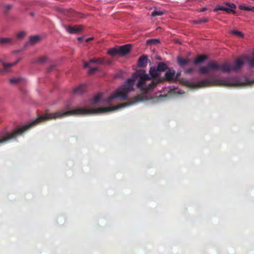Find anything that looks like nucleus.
I'll return each instance as SVG.
<instances>
[{
  "label": "nucleus",
  "mask_w": 254,
  "mask_h": 254,
  "mask_svg": "<svg viewBox=\"0 0 254 254\" xmlns=\"http://www.w3.org/2000/svg\"><path fill=\"white\" fill-rule=\"evenodd\" d=\"M225 5H218L214 8V11L218 10H224L227 12H230L236 8V5L233 3L226 2Z\"/></svg>",
  "instance_id": "nucleus-4"
},
{
  "label": "nucleus",
  "mask_w": 254,
  "mask_h": 254,
  "mask_svg": "<svg viewBox=\"0 0 254 254\" xmlns=\"http://www.w3.org/2000/svg\"><path fill=\"white\" fill-rule=\"evenodd\" d=\"M147 58L146 56L140 57L138 60V64L139 66L143 67L146 65Z\"/></svg>",
  "instance_id": "nucleus-9"
},
{
  "label": "nucleus",
  "mask_w": 254,
  "mask_h": 254,
  "mask_svg": "<svg viewBox=\"0 0 254 254\" xmlns=\"http://www.w3.org/2000/svg\"><path fill=\"white\" fill-rule=\"evenodd\" d=\"M92 39H93V37H90V38H87L85 41L86 42H88L89 41H90V40H92Z\"/></svg>",
  "instance_id": "nucleus-31"
},
{
  "label": "nucleus",
  "mask_w": 254,
  "mask_h": 254,
  "mask_svg": "<svg viewBox=\"0 0 254 254\" xmlns=\"http://www.w3.org/2000/svg\"><path fill=\"white\" fill-rule=\"evenodd\" d=\"M239 8L241 10H244L246 11H253L254 10V7L248 6L245 4L240 5Z\"/></svg>",
  "instance_id": "nucleus-15"
},
{
  "label": "nucleus",
  "mask_w": 254,
  "mask_h": 254,
  "mask_svg": "<svg viewBox=\"0 0 254 254\" xmlns=\"http://www.w3.org/2000/svg\"><path fill=\"white\" fill-rule=\"evenodd\" d=\"M78 40L79 41H81V40H82V38H81V37H79V38H78Z\"/></svg>",
  "instance_id": "nucleus-33"
},
{
  "label": "nucleus",
  "mask_w": 254,
  "mask_h": 254,
  "mask_svg": "<svg viewBox=\"0 0 254 254\" xmlns=\"http://www.w3.org/2000/svg\"><path fill=\"white\" fill-rule=\"evenodd\" d=\"M130 50V45L129 44L125 45L119 47V55L123 56L127 54Z\"/></svg>",
  "instance_id": "nucleus-6"
},
{
  "label": "nucleus",
  "mask_w": 254,
  "mask_h": 254,
  "mask_svg": "<svg viewBox=\"0 0 254 254\" xmlns=\"http://www.w3.org/2000/svg\"><path fill=\"white\" fill-rule=\"evenodd\" d=\"M149 74L151 77L144 70H137L133 73L130 78L126 80L125 84L120 86L106 100L108 104H114L117 103L119 101L128 100V94L130 92L134 91V85L136 82L137 88L143 95H139L135 97L128 103H122L112 107L94 108L102 99V94H98L90 101L89 104L85 108H77L69 110L66 107L62 110L56 111L55 112V120L71 115L100 114L157 97V96H153L151 93L155 87L161 81L158 77L159 71L157 68L151 67L149 70Z\"/></svg>",
  "instance_id": "nucleus-1"
},
{
  "label": "nucleus",
  "mask_w": 254,
  "mask_h": 254,
  "mask_svg": "<svg viewBox=\"0 0 254 254\" xmlns=\"http://www.w3.org/2000/svg\"><path fill=\"white\" fill-rule=\"evenodd\" d=\"M46 61V58L42 57L39 59V62L41 63H44Z\"/></svg>",
  "instance_id": "nucleus-27"
},
{
  "label": "nucleus",
  "mask_w": 254,
  "mask_h": 254,
  "mask_svg": "<svg viewBox=\"0 0 254 254\" xmlns=\"http://www.w3.org/2000/svg\"><path fill=\"white\" fill-rule=\"evenodd\" d=\"M98 70V68L97 67H93L91 68L89 70V73L90 74H92L95 71H97Z\"/></svg>",
  "instance_id": "nucleus-26"
},
{
  "label": "nucleus",
  "mask_w": 254,
  "mask_h": 254,
  "mask_svg": "<svg viewBox=\"0 0 254 254\" xmlns=\"http://www.w3.org/2000/svg\"><path fill=\"white\" fill-rule=\"evenodd\" d=\"M11 41V39L9 38H2L0 39V43L1 44H8L10 43Z\"/></svg>",
  "instance_id": "nucleus-20"
},
{
  "label": "nucleus",
  "mask_w": 254,
  "mask_h": 254,
  "mask_svg": "<svg viewBox=\"0 0 254 254\" xmlns=\"http://www.w3.org/2000/svg\"><path fill=\"white\" fill-rule=\"evenodd\" d=\"M208 21V20L206 18H204L203 19H201V20H198V21H196L195 22V23L196 24H199V23H205V22H206Z\"/></svg>",
  "instance_id": "nucleus-25"
},
{
  "label": "nucleus",
  "mask_w": 254,
  "mask_h": 254,
  "mask_svg": "<svg viewBox=\"0 0 254 254\" xmlns=\"http://www.w3.org/2000/svg\"><path fill=\"white\" fill-rule=\"evenodd\" d=\"M91 63H90V61L88 62V63H85L84 64V67H88L89 66V64Z\"/></svg>",
  "instance_id": "nucleus-29"
},
{
  "label": "nucleus",
  "mask_w": 254,
  "mask_h": 254,
  "mask_svg": "<svg viewBox=\"0 0 254 254\" xmlns=\"http://www.w3.org/2000/svg\"><path fill=\"white\" fill-rule=\"evenodd\" d=\"M164 11L154 9L151 13L152 16H160L164 14Z\"/></svg>",
  "instance_id": "nucleus-18"
},
{
  "label": "nucleus",
  "mask_w": 254,
  "mask_h": 254,
  "mask_svg": "<svg viewBox=\"0 0 254 254\" xmlns=\"http://www.w3.org/2000/svg\"><path fill=\"white\" fill-rule=\"evenodd\" d=\"M64 27L67 32L71 34H77L79 33L81 31L82 28V27L81 25L76 26L74 27L64 25Z\"/></svg>",
  "instance_id": "nucleus-5"
},
{
  "label": "nucleus",
  "mask_w": 254,
  "mask_h": 254,
  "mask_svg": "<svg viewBox=\"0 0 254 254\" xmlns=\"http://www.w3.org/2000/svg\"><path fill=\"white\" fill-rule=\"evenodd\" d=\"M18 61L19 60H17L16 62L11 63L9 64H6L4 62H2V64L3 67V69L0 71V72H8L9 70L8 69V68L15 65Z\"/></svg>",
  "instance_id": "nucleus-8"
},
{
  "label": "nucleus",
  "mask_w": 254,
  "mask_h": 254,
  "mask_svg": "<svg viewBox=\"0 0 254 254\" xmlns=\"http://www.w3.org/2000/svg\"><path fill=\"white\" fill-rule=\"evenodd\" d=\"M185 84L188 86L192 87H201L211 85L239 86L243 85L238 79L236 78L223 77L214 78L212 77L204 79L197 82H190L188 81L185 82Z\"/></svg>",
  "instance_id": "nucleus-3"
},
{
  "label": "nucleus",
  "mask_w": 254,
  "mask_h": 254,
  "mask_svg": "<svg viewBox=\"0 0 254 254\" xmlns=\"http://www.w3.org/2000/svg\"><path fill=\"white\" fill-rule=\"evenodd\" d=\"M193 68H190L187 69L186 71V72H187V73H190V72H191L193 71Z\"/></svg>",
  "instance_id": "nucleus-30"
},
{
  "label": "nucleus",
  "mask_w": 254,
  "mask_h": 254,
  "mask_svg": "<svg viewBox=\"0 0 254 254\" xmlns=\"http://www.w3.org/2000/svg\"><path fill=\"white\" fill-rule=\"evenodd\" d=\"M253 55L254 56V50L253 52ZM246 61H248L250 65L251 66H254V58L250 59L247 57V59H246Z\"/></svg>",
  "instance_id": "nucleus-22"
},
{
  "label": "nucleus",
  "mask_w": 254,
  "mask_h": 254,
  "mask_svg": "<svg viewBox=\"0 0 254 254\" xmlns=\"http://www.w3.org/2000/svg\"><path fill=\"white\" fill-rule=\"evenodd\" d=\"M20 78H12L9 79V81L11 83L15 84L20 81Z\"/></svg>",
  "instance_id": "nucleus-23"
},
{
  "label": "nucleus",
  "mask_w": 254,
  "mask_h": 254,
  "mask_svg": "<svg viewBox=\"0 0 254 254\" xmlns=\"http://www.w3.org/2000/svg\"><path fill=\"white\" fill-rule=\"evenodd\" d=\"M179 75H180V73H178L177 74L176 76L175 75L176 78V77H178V76H179Z\"/></svg>",
  "instance_id": "nucleus-34"
},
{
  "label": "nucleus",
  "mask_w": 254,
  "mask_h": 254,
  "mask_svg": "<svg viewBox=\"0 0 254 254\" xmlns=\"http://www.w3.org/2000/svg\"><path fill=\"white\" fill-rule=\"evenodd\" d=\"M247 56H244L237 59L234 65L228 63L219 64L216 62H210L207 65L201 66L198 68V72L201 74H213L217 71L229 73L231 71H237L240 69L246 61Z\"/></svg>",
  "instance_id": "nucleus-2"
},
{
  "label": "nucleus",
  "mask_w": 254,
  "mask_h": 254,
  "mask_svg": "<svg viewBox=\"0 0 254 254\" xmlns=\"http://www.w3.org/2000/svg\"><path fill=\"white\" fill-rule=\"evenodd\" d=\"M11 5L10 4H7L6 6H5V9H6V10H8L9 9H10L11 8Z\"/></svg>",
  "instance_id": "nucleus-28"
},
{
  "label": "nucleus",
  "mask_w": 254,
  "mask_h": 254,
  "mask_svg": "<svg viewBox=\"0 0 254 254\" xmlns=\"http://www.w3.org/2000/svg\"><path fill=\"white\" fill-rule=\"evenodd\" d=\"M178 62L180 65L184 66L188 64L189 62V61L187 59L178 58Z\"/></svg>",
  "instance_id": "nucleus-14"
},
{
  "label": "nucleus",
  "mask_w": 254,
  "mask_h": 254,
  "mask_svg": "<svg viewBox=\"0 0 254 254\" xmlns=\"http://www.w3.org/2000/svg\"><path fill=\"white\" fill-rule=\"evenodd\" d=\"M206 59V57L204 56H199L194 60L195 64H198L202 63Z\"/></svg>",
  "instance_id": "nucleus-16"
},
{
  "label": "nucleus",
  "mask_w": 254,
  "mask_h": 254,
  "mask_svg": "<svg viewBox=\"0 0 254 254\" xmlns=\"http://www.w3.org/2000/svg\"><path fill=\"white\" fill-rule=\"evenodd\" d=\"M108 54L112 56H114L117 55H119V47L118 48H113L110 49L108 51Z\"/></svg>",
  "instance_id": "nucleus-12"
},
{
  "label": "nucleus",
  "mask_w": 254,
  "mask_h": 254,
  "mask_svg": "<svg viewBox=\"0 0 254 254\" xmlns=\"http://www.w3.org/2000/svg\"><path fill=\"white\" fill-rule=\"evenodd\" d=\"M90 63H95L97 64H104L105 61L103 59H93L90 60Z\"/></svg>",
  "instance_id": "nucleus-13"
},
{
  "label": "nucleus",
  "mask_w": 254,
  "mask_h": 254,
  "mask_svg": "<svg viewBox=\"0 0 254 254\" xmlns=\"http://www.w3.org/2000/svg\"><path fill=\"white\" fill-rule=\"evenodd\" d=\"M84 91L83 86L81 85L74 88L73 90V92L75 94H79L82 93Z\"/></svg>",
  "instance_id": "nucleus-10"
},
{
  "label": "nucleus",
  "mask_w": 254,
  "mask_h": 254,
  "mask_svg": "<svg viewBox=\"0 0 254 254\" xmlns=\"http://www.w3.org/2000/svg\"><path fill=\"white\" fill-rule=\"evenodd\" d=\"M159 43V40L158 39H152L148 40L146 42L147 44L156 45Z\"/></svg>",
  "instance_id": "nucleus-19"
},
{
  "label": "nucleus",
  "mask_w": 254,
  "mask_h": 254,
  "mask_svg": "<svg viewBox=\"0 0 254 254\" xmlns=\"http://www.w3.org/2000/svg\"><path fill=\"white\" fill-rule=\"evenodd\" d=\"M25 34V33L24 32L21 31L17 34V37L18 38H22L24 36Z\"/></svg>",
  "instance_id": "nucleus-24"
},
{
  "label": "nucleus",
  "mask_w": 254,
  "mask_h": 254,
  "mask_svg": "<svg viewBox=\"0 0 254 254\" xmlns=\"http://www.w3.org/2000/svg\"><path fill=\"white\" fill-rule=\"evenodd\" d=\"M175 70L173 69H169L165 73V76L167 79L173 80L176 78Z\"/></svg>",
  "instance_id": "nucleus-7"
},
{
  "label": "nucleus",
  "mask_w": 254,
  "mask_h": 254,
  "mask_svg": "<svg viewBox=\"0 0 254 254\" xmlns=\"http://www.w3.org/2000/svg\"><path fill=\"white\" fill-rule=\"evenodd\" d=\"M230 33L232 34H234V35H235L238 37H243V34L240 31H236V30H232L230 32Z\"/></svg>",
  "instance_id": "nucleus-21"
},
{
  "label": "nucleus",
  "mask_w": 254,
  "mask_h": 254,
  "mask_svg": "<svg viewBox=\"0 0 254 254\" xmlns=\"http://www.w3.org/2000/svg\"><path fill=\"white\" fill-rule=\"evenodd\" d=\"M167 68L166 65L162 63H160L158 64L157 66V69L159 71H164Z\"/></svg>",
  "instance_id": "nucleus-17"
},
{
  "label": "nucleus",
  "mask_w": 254,
  "mask_h": 254,
  "mask_svg": "<svg viewBox=\"0 0 254 254\" xmlns=\"http://www.w3.org/2000/svg\"><path fill=\"white\" fill-rule=\"evenodd\" d=\"M206 9V8L205 7H203L202 9H201L200 11L203 12V11H205Z\"/></svg>",
  "instance_id": "nucleus-32"
},
{
  "label": "nucleus",
  "mask_w": 254,
  "mask_h": 254,
  "mask_svg": "<svg viewBox=\"0 0 254 254\" xmlns=\"http://www.w3.org/2000/svg\"><path fill=\"white\" fill-rule=\"evenodd\" d=\"M41 39L40 36L38 35H35L32 36L30 38L29 42L31 44H34L40 41Z\"/></svg>",
  "instance_id": "nucleus-11"
}]
</instances>
